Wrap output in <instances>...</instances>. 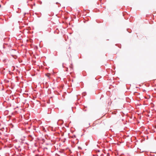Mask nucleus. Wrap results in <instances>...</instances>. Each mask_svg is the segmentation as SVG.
I'll use <instances>...</instances> for the list:
<instances>
[{
  "label": "nucleus",
  "instance_id": "f257e3e1",
  "mask_svg": "<svg viewBox=\"0 0 156 156\" xmlns=\"http://www.w3.org/2000/svg\"><path fill=\"white\" fill-rule=\"evenodd\" d=\"M70 68H72H72H73V66H72V65H71L70 66Z\"/></svg>",
  "mask_w": 156,
  "mask_h": 156
}]
</instances>
